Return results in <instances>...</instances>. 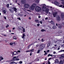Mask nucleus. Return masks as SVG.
I'll list each match as a JSON object with an SVG mask.
<instances>
[{
    "instance_id": "f257e3e1",
    "label": "nucleus",
    "mask_w": 64,
    "mask_h": 64,
    "mask_svg": "<svg viewBox=\"0 0 64 64\" xmlns=\"http://www.w3.org/2000/svg\"><path fill=\"white\" fill-rule=\"evenodd\" d=\"M42 8L44 11H45L46 13V14H48L49 13V9L48 8H46V7L45 6H43Z\"/></svg>"
},
{
    "instance_id": "f03ea898",
    "label": "nucleus",
    "mask_w": 64,
    "mask_h": 64,
    "mask_svg": "<svg viewBox=\"0 0 64 64\" xmlns=\"http://www.w3.org/2000/svg\"><path fill=\"white\" fill-rule=\"evenodd\" d=\"M40 47L39 48V50L41 51H42V50L44 48H45V45L43 44H40Z\"/></svg>"
},
{
    "instance_id": "7ed1b4c3",
    "label": "nucleus",
    "mask_w": 64,
    "mask_h": 64,
    "mask_svg": "<svg viewBox=\"0 0 64 64\" xmlns=\"http://www.w3.org/2000/svg\"><path fill=\"white\" fill-rule=\"evenodd\" d=\"M36 4H33L32 6H30V9L31 10H34L35 8V7L36 6Z\"/></svg>"
},
{
    "instance_id": "20e7f679",
    "label": "nucleus",
    "mask_w": 64,
    "mask_h": 64,
    "mask_svg": "<svg viewBox=\"0 0 64 64\" xmlns=\"http://www.w3.org/2000/svg\"><path fill=\"white\" fill-rule=\"evenodd\" d=\"M18 56L13 57L11 60L12 61H18L19 60V58H18Z\"/></svg>"
},
{
    "instance_id": "39448f33",
    "label": "nucleus",
    "mask_w": 64,
    "mask_h": 64,
    "mask_svg": "<svg viewBox=\"0 0 64 64\" xmlns=\"http://www.w3.org/2000/svg\"><path fill=\"white\" fill-rule=\"evenodd\" d=\"M35 10L37 12H40L41 10V8L39 6H36L35 8Z\"/></svg>"
},
{
    "instance_id": "423d86ee",
    "label": "nucleus",
    "mask_w": 64,
    "mask_h": 64,
    "mask_svg": "<svg viewBox=\"0 0 64 64\" xmlns=\"http://www.w3.org/2000/svg\"><path fill=\"white\" fill-rule=\"evenodd\" d=\"M30 6L28 4H24V6L25 8H28Z\"/></svg>"
},
{
    "instance_id": "0eeeda50",
    "label": "nucleus",
    "mask_w": 64,
    "mask_h": 64,
    "mask_svg": "<svg viewBox=\"0 0 64 64\" xmlns=\"http://www.w3.org/2000/svg\"><path fill=\"white\" fill-rule=\"evenodd\" d=\"M57 14V12H54V13H53V17H55Z\"/></svg>"
},
{
    "instance_id": "6e6552de",
    "label": "nucleus",
    "mask_w": 64,
    "mask_h": 64,
    "mask_svg": "<svg viewBox=\"0 0 64 64\" xmlns=\"http://www.w3.org/2000/svg\"><path fill=\"white\" fill-rule=\"evenodd\" d=\"M54 3L55 5H56V6H58L59 5V2L57 1H55L54 2Z\"/></svg>"
},
{
    "instance_id": "1a4fd4ad",
    "label": "nucleus",
    "mask_w": 64,
    "mask_h": 64,
    "mask_svg": "<svg viewBox=\"0 0 64 64\" xmlns=\"http://www.w3.org/2000/svg\"><path fill=\"white\" fill-rule=\"evenodd\" d=\"M18 52H16V51H15L14 52V53L12 54V56H14V55H17V54H18Z\"/></svg>"
},
{
    "instance_id": "9d476101",
    "label": "nucleus",
    "mask_w": 64,
    "mask_h": 64,
    "mask_svg": "<svg viewBox=\"0 0 64 64\" xmlns=\"http://www.w3.org/2000/svg\"><path fill=\"white\" fill-rule=\"evenodd\" d=\"M56 20L57 21H60V18L59 16H57Z\"/></svg>"
},
{
    "instance_id": "9b49d317",
    "label": "nucleus",
    "mask_w": 64,
    "mask_h": 64,
    "mask_svg": "<svg viewBox=\"0 0 64 64\" xmlns=\"http://www.w3.org/2000/svg\"><path fill=\"white\" fill-rule=\"evenodd\" d=\"M22 39H25V34L24 33H23L22 34Z\"/></svg>"
},
{
    "instance_id": "f8f14e48",
    "label": "nucleus",
    "mask_w": 64,
    "mask_h": 64,
    "mask_svg": "<svg viewBox=\"0 0 64 64\" xmlns=\"http://www.w3.org/2000/svg\"><path fill=\"white\" fill-rule=\"evenodd\" d=\"M21 33H25V29L24 28H23V30H22L21 31Z\"/></svg>"
},
{
    "instance_id": "ddd939ff",
    "label": "nucleus",
    "mask_w": 64,
    "mask_h": 64,
    "mask_svg": "<svg viewBox=\"0 0 64 64\" xmlns=\"http://www.w3.org/2000/svg\"><path fill=\"white\" fill-rule=\"evenodd\" d=\"M12 9H14V10L15 12H17V8H15V7L12 8Z\"/></svg>"
},
{
    "instance_id": "4468645a",
    "label": "nucleus",
    "mask_w": 64,
    "mask_h": 64,
    "mask_svg": "<svg viewBox=\"0 0 64 64\" xmlns=\"http://www.w3.org/2000/svg\"><path fill=\"white\" fill-rule=\"evenodd\" d=\"M58 27L59 29H61L62 28V26L59 24L58 25Z\"/></svg>"
},
{
    "instance_id": "2eb2a0df",
    "label": "nucleus",
    "mask_w": 64,
    "mask_h": 64,
    "mask_svg": "<svg viewBox=\"0 0 64 64\" xmlns=\"http://www.w3.org/2000/svg\"><path fill=\"white\" fill-rule=\"evenodd\" d=\"M23 28V27L22 26H20L18 27V29L19 30H22V29Z\"/></svg>"
},
{
    "instance_id": "dca6fc26",
    "label": "nucleus",
    "mask_w": 64,
    "mask_h": 64,
    "mask_svg": "<svg viewBox=\"0 0 64 64\" xmlns=\"http://www.w3.org/2000/svg\"><path fill=\"white\" fill-rule=\"evenodd\" d=\"M60 64H63V62L62 60H61L59 62Z\"/></svg>"
},
{
    "instance_id": "f3484780",
    "label": "nucleus",
    "mask_w": 64,
    "mask_h": 64,
    "mask_svg": "<svg viewBox=\"0 0 64 64\" xmlns=\"http://www.w3.org/2000/svg\"><path fill=\"white\" fill-rule=\"evenodd\" d=\"M64 17V14H62L61 15V18H63Z\"/></svg>"
},
{
    "instance_id": "a211bd4d",
    "label": "nucleus",
    "mask_w": 64,
    "mask_h": 64,
    "mask_svg": "<svg viewBox=\"0 0 64 64\" xmlns=\"http://www.w3.org/2000/svg\"><path fill=\"white\" fill-rule=\"evenodd\" d=\"M15 42H10V45H12L13 44H15Z\"/></svg>"
},
{
    "instance_id": "6ab92c4d",
    "label": "nucleus",
    "mask_w": 64,
    "mask_h": 64,
    "mask_svg": "<svg viewBox=\"0 0 64 64\" xmlns=\"http://www.w3.org/2000/svg\"><path fill=\"white\" fill-rule=\"evenodd\" d=\"M2 60H3V58H2V56H1L0 57V61H1Z\"/></svg>"
},
{
    "instance_id": "aec40b11",
    "label": "nucleus",
    "mask_w": 64,
    "mask_h": 64,
    "mask_svg": "<svg viewBox=\"0 0 64 64\" xmlns=\"http://www.w3.org/2000/svg\"><path fill=\"white\" fill-rule=\"evenodd\" d=\"M14 39L16 40L17 39V36H14L13 37Z\"/></svg>"
},
{
    "instance_id": "412c9836",
    "label": "nucleus",
    "mask_w": 64,
    "mask_h": 64,
    "mask_svg": "<svg viewBox=\"0 0 64 64\" xmlns=\"http://www.w3.org/2000/svg\"><path fill=\"white\" fill-rule=\"evenodd\" d=\"M41 32H43L44 31H45V32H46V30L44 29H42L41 30Z\"/></svg>"
},
{
    "instance_id": "4be33fe9",
    "label": "nucleus",
    "mask_w": 64,
    "mask_h": 64,
    "mask_svg": "<svg viewBox=\"0 0 64 64\" xmlns=\"http://www.w3.org/2000/svg\"><path fill=\"white\" fill-rule=\"evenodd\" d=\"M55 62H56V63H59V60H56L55 61Z\"/></svg>"
},
{
    "instance_id": "5701e85b",
    "label": "nucleus",
    "mask_w": 64,
    "mask_h": 64,
    "mask_svg": "<svg viewBox=\"0 0 64 64\" xmlns=\"http://www.w3.org/2000/svg\"><path fill=\"white\" fill-rule=\"evenodd\" d=\"M18 15L19 16H23V15L22 14H18Z\"/></svg>"
},
{
    "instance_id": "b1692460",
    "label": "nucleus",
    "mask_w": 64,
    "mask_h": 64,
    "mask_svg": "<svg viewBox=\"0 0 64 64\" xmlns=\"http://www.w3.org/2000/svg\"><path fill=\"white\" fill-rule=\"evenodd\" d=\"M34 49H32L30 50V52H33L34 51Z\"/></svg>"
},
{
    "instance_id": "393cba45",
    "label": "nucleus",
    "mask_w": 64,
    "mask_h": 64,
    "mask_svg": "<svg viewBox=\"0 0 64 64\" xmlns=\"http://www.w3.org/2000/svg\"><path fill=\"white\" fill-rule=\"evenodd\" d=\"M56 28H57V27L56 26H53L52 27L53 29H56Z\"/></svg>"
},
{
    "instance_id": "a878e982",
    "label": "nucleus",
    "mask_w": 64,
    "mask_h": 64,
    "mask_svg": "<svg viewBox=\"0 0 64 64\" xmlns=\"http://www.w3.org/2000/svg\"><path fill=\"white\" fill-rule=\"evenodd\" d=\"M2 10L3 11L6 10V8H2Z\"/></svg>"
},
{
    "instance_id": "bb28decb",
    "label": "nucleus",
    "mask_w": 64,
    "mask_h": 64,
    "mask_svg": "<svg viewBox=\"0 0 64 64\" xmlns=\"http://www.w3.org/2000/svg\"><path fill=\"white\" fill-rule=\"evenodd\" d=\"M50 23L52 24H54V22H53V21H51L50 22Z\"/></svg>"
},
{
    "instance_id": "cd10ccee",
    "label": "nucleus",
    "mask_w": 64,
    "mask_h": 64,
    "mask_svg": "<svg viewBox=\"0 0 64 64\" xmlns=\"http://www.w3.org/2000/svg\"><path fill=\"white\" fill-rule=\"evenodd\" d=\"M62 31L60 30L58 32V33H62Z\"/></svg>"
},
{
    "instance_id": "c85d7f7f",
    "label": "nucleus",
    "mask_w": 64,
    "mask_h": 64,
    "mask_svg": "<svg viewBox=\"0 0 64 64\" xmlns=\"http://www.w3.org/2000/svg\"><path fill=\"white\" fill-rule=\"evenodd\" d=\"M6 6L7 7V8H8V7H9V4H7L6 5Z\"/></svg>"
},
{
    "instance_id": "c756f323",
    "label": "nucleus",
    "mask_w": 64,
    "mask_h": 64,
    "mask_svg": "<svg viewBox=\"0 0 64 64\" xmlns=\"http://www.w3.org/2000/svg\"><path fill=\"white\" fill-rule=\"evenodd\" d=\"M50 43H48V47H49V46L50 45Z\"/></svg>"
},
{
    "instance_id": "7c9ffc66",
    "label": "nucleus",
    "mask_w": 64,
    "mask_h": 64,
    "mask_svg": "<svg viewBox=\"0 0 64 64\" xmlns=\"http://www.w3.org/2000/svg\"><path fill=\"white\" fill-rule=\"evenodd\" d=\"M3 12L5 14L6 13V10H4L3 11Z\"/></svg>"
},
{
    "instance_id": "2f4dec72",
    "label": "nucleus",
    "mask_w": 64,
    "mask_h": 64,
    "mask_svg": "<svg viewBox=\"0 0 64 64\" xmlns=\"http://www.w3.org/2000/svg\"><path fill=\"white\" fill-rule=\"evenodd\" d=\"M33 45V44H31L30 45H29L28 46V49L29 48V47L30 46H31V45Z\"/></svg>"
},
{
    "instance_id": "473e14b6",
    "label": "nucleus",
    "mask_w": 64,
    "mask_h": 64,
    "mask_svg": "<svg viewBox=\"0 0 64 64\" xmlns=\"http://www.w3.org/2000/svg\"><path fill=\"white\" fill-rule=\"evenodd\" d=\"M24 1H25V0H22V3H24Z\"/></svg>"
},
{
    "instance_id": "72a5a7b5",
    "label": "nucleus",
    "mask_w": 64,
    "mask_h": 64,
    "mask_svg": "<svg viewBox=\"0 0 64 64\" xmlns=\"http://www.w3.org/2000/svg\"><path fill=\"white\" fill-rule=\"evenodd\" d=\"M64 52V50H61L60 51V52Z\"/></svg>"
},
{
    "instance_id": "f704fd0d",
    "label": "nucleus",
    "mask_w": 64,
    "mask_h": 64,
    "mask_svg": "<svg viewBox=\"0 0 64 64\" xmlns=\"http://www.w3.org/2000/svg\"><path fill=\"white\" fill-rule=\"evenodd\" d=\"M59 7H62V8H63V7H62V6H63V5H60V6H59Z\"/></svg>"
},
{
    "instance_id": "c9c22d12",
    "label": "nucleus",
    "mask_w": 64,
    "mask_h": 64,
    "mask_svg": "<svg viewBox=\"0 0 64 64\" xmlns=\"http://www.w3.org/2000/svg\"><path fill=\"white\" fill-rule=\"evenodd\" d=\"M61 56L62 57V58H64V55L62 54L61 55Z\"/></svg>"
},
{
    "instance_id": "e433bc0d",
    "label": "nucleus",
    "mask_w": 64,
    "mask_h": 64,
    "mask_svg": "<svg viewBox=\"0 0 64 64\" xmlns=\"http://www.w3.org/2000/svg\"><path fill=\"white\" fill-rule=\"evenodd\" d=\"M40 51H40V50H38V52H37V53H40Z\"/></svg>"
},
{
    "instance_id": "4c0bfd02",
    "label": "nucleus",
    "mask_w": 64,
    "mask_h": 64,
    "mask_svg": "<svg viewBox=\"0 0 64 64\" xmlns=\"http://www.w3.org/2000/svg\"><path fill=\"white\" fill-rule=\"evenodd\" d=\"M30 52V50H26V53H27V52Z\"/></svg>"
},
{
    "instance_id": "58836bf2",
    "label": "nucleus",
    "mask_w": 64,
    "mask_h": 64,
    "mask_svg": "<svg viewBox=\"0 0 64 64\" xmlns=\"http://www.w3.org/2000/svg\"><path fill=\"white\" fill-rule=\"evenodd\" d=\"M19 63L20 64H22V61H20L19 62Z\"/></svg>"
},
{
    "instance_id": "ea45409f",
    "label": "nucleus",
    "mask_w": 64,
    "mask_h": 64,
    "mask_svg": "<svg viewBox=\"0 0 64 64\" xmlns=\"http://www.w3.org/2000/svg\"><path fill=\"white\" fill-rule=\"evenodd\" d=\"M17 19H19V20H21V19H20V18H17Z\"/></svg>"
},
{
    "instance_id": "a19ab883",
    "label": "nucleus",
    "mask_w": 64,
    "mask_h": 64,
    "mask_svg": "<svg viewBox=\"0 0 64 64\" xmlns=\"http://www.w3.org/2000/svg\"><path fill=\"white\" fill-rule=\"evenodd\" d=\"M15 63V62H11V64H13V63Z\"/></svg>"
},
{
    "instance_id": "79ce46f5",
    "label": "nucleus",
    "mask_w": 64,
    "mask_h": 64,
    "mask_svg": "<svg viewBox=\"0 0 64 64\" xmlns=\"http://www.w3.org/2000/svg\"><path fill=\"white\" fill-rule=\"evenodd\" d=\"M47 52H46L45 54H44V55L45 56L46 55H47Z\"/></svg>"
},
{
    "instance_id": "37998d69",
    "label": "nucleus",
    "mask_w": 64,
    "mask_h": 64,
    "mask_svg": "<svg viewBox=\"0 0 64 64\" xmlns=\"http://www.w3.org/2000/svg\"><path fill=\"white\" fill-rule=\"evenodd\" d=\"M50 54L48 55V57H49V56H50Z\"/></svg>"
},
{
    "instance_id": "c03bdc74",
    "label": "nucleus",
    "mask_w": 64,
    "mask_h": 64,
    "mask_svg": "<svg viewBox=\"0 0 64 64\" xmlns=\"http://www.w3.org/2000/svg\"><path fill=\"white\" fill-rule=\"evenodd\" d=\"M40 23H41V24H42V21L41 20L40 21Z\"/></svg>"
},
{
    "instance_id": "a18cd8bd",
    "label": "nucleus",
    "mask_w": 64,
    "mask_h": 64,
    "mask_svg": "<svg viewBox=\"0 0 64 64\" xmlns=\"http://www.w3.org/2000/svg\"><path fill=\"white\" fill-rule=\"evenodd\" d=\"M6 28H8V27H9V25L8 24H7V26H6Z\"/></svg>"
},
{
    "instance_id": "49530a36",
    "label": "nucleus",
    "mask_w": 64,
    "mask_h": 64,
    "mask_svg": "<svg viewBox=\"0 0 64 64\" xmlns=\"http://www.w3.org/2000/svg\"><path fill=\"white\" fill-rule=\"evenodd\" d=\"M22 10H23L24 11V10H26V9L25 8H22Z\"/></svg>"
},
{
    "instance_id": "de8ad7c7",
    "label": "nucleus",
    "mask_w": 64,
    "mask_h": 64,
    "mask_svg": "<svg viewBox=\"0 0 64 64\" xmlns=\"http://www.w3.org/2000/svg\"><path fill=\"white\" fill-rule=\"evenodd\" d=\"M37 25L38 26H40V24H37Z\"/></svg>"
},
{
    "instance_id": "09e8293b",
    "label": "nucleus",
    "mask_w": 64,
    "mask_h": 64,
    "mask_svg": "<svg viewBox=\"0 0 64 64\" xmlns=\"http://www.w3.org/2000/svg\"><path fill=\"white\" fill-rule=\"evenodd\" d=\"M50 56H51V57H53V55L52 54H50Z\"/></svg>"
},
{
    "instance_id": "8fccbe9b",
    "label": "nucleus",
    "mask_w": 64,
    "mask_h": 64,
    "mask_svg": "<svg viewBox=\"0 0 64 64\" xmlns=\"http://www.w3.org/2000/svg\"><path fill=\"white\" fill-rule=\"evenodd\" d=\"M18 53H20V50H18Z\"/></svg>"
},
{
    "instance_id": "3c124183",
    "label": "nucleus",
    "mask_w": 64,
    "mask_h": 64,
    "mask_svg": "<svg viewBox=\"0 0 64 64\" xmlns=\"http://www.w3.org/2000/svg\"><path fill=\"white\" fill-rule=\"evenodd\" d=\"M22 48H20L19 49V50H22Z\"/></svg>"
},
{
    "instance_id": "603ef678",
    "label": "nucleus",
    "mask_w": 64,
    "mask_h": 64,
    "mask_svg": "<svg viewBox=\"0 0 64 64\" xmlns=\"http://www.w3.org/2000/svg\"><path fill=\"white\" fill-rule=\"evenodd\" d=\"M42 42H44V40H43V39H42Z\"/></svg>"
},
{
    "instance_id": "864d4df0",
    "label": "nucleus",
    "mask_w": 64,
    "mask_h": 64,
    "mask_svg": "<svg viewBox=\"0 0 64 64\" xmlns=\"http://www.w3.org/2000/svg\"><path fill=\"white\" fill-rule=\"evenodd\" d=\"M49 51H50V50H47V53H48V52H49Z\"/></svg>"
},
{
    "instance_id": "5fc2aeb1",
    "label": "nucleus",
    "mask_w": 64,
    "mask_h": 64,
    "mask_svg": "<svg viewBox=\"0 0 64 64\" xmlns=\"http://www.w3.org/2000/svg\"><path fill=\"white\" fill-rule=\"evenodd\" d=\"M62 4H63V5H64V1L62 2Z\"/></svg>"
},
{
    "instance_id": "6e6d98bb",
    "label": "nucleus",
    "mask_w": 64,
    "mask_h": 64,
    "mask_svg": "<svg viewBox=\"0 0 64 64\" xmlns=\"http://www.w3.org/2000/svg\"><path fill=\"white\" fill-rule=\"evenodd\" d=\"M55 53H56V52H53L54 54H55Z\"/></svg>"
},
{
    "instance_id": "4d7b16f0",
    "label": "nucleus",
    "mask_w": 64,
    "mask_h": 64,
    "mask_svg": "<svg viewBox=\"0 0 64 64\" xmlns=\"http://www.w3.org/2000/svg\"><path fill=\"white\" fill-rule=\"evenodd\" d=\"M48 64H50V62H49V60H48Z\"/></svg>"
},
{
    "instance_id": "13d9d810",
    "label": "nucleus",
    "mask_w": 64,
    "mask_h": 64,
    "mask_svg": "<svg viewBox=\"0 0 64 64\" xmlns=\"http://www.w3.org/2000/svg\"><path fill=\"white\" fill-rule=\"evenodd\" d=\"M36 2H39V0H36Z\"/></svg>"
},
{
    "instance_id": "bf43d9fd",
    "label": "nucleus",
    "mask_w": 64,
    "mask_h": 64,
    "mask_svg": "<svg viewBox=\"0 0 64 64\" xmlns=\"http://www.w3.org/2000/svg\"><path fill=\"white\" fill-rule=\"evenodd\" d=\"M9 10L11 12H12V10H11V9H9Z\"/></svg>"
},
{
    "instance_id": "052dcab7",
    "label": "nucleus",
    "mask_w": 64,
    "mask_h": 64,
    "mask_svg": "<svg viewBox=\"0 0 64 64\" xmlns=\"http://www.w3.org/2000/svg\"><path fill=\"white\" fill-rule=\"evenodd\" d=\"M48 18L47 17L45 18V20H47V19H48Z\"/></svg>"
},
{
    "instance_id": "680f3d73",
    "label": "nucleus",
    "mask_w": 64,
    "mask_h": 64,
    "mask_svg": "<svg viewBox=\"0 0 64 64\" xmlns=\"http://www.w3.org/2000/svg\"><path fill=\"white\" fill-rule=\"evenodd\" d=\"M9 31L10 33H11V30H9Z\"/></svg>"
},
{
    "instance_id": "e2e57ef3",
    "label": "nucleus",
    "mask_w": 64,
    "mask_h": 64,
    "mask_svg": "<svg viewBox=\"0 0 64 64\" xmlns=\"http://www.w3.org/2000/svg\"><path fill=\"white\" fill-rule=\"evenodd\" d=\"M30 56H31V55H32V52L30 53Z\"/></svg>"
},
{
    "instance_id": "0e129e2a",
    "label": "nucleus",
    "mask_w": 64,
    "mask_h": 64,
    "mask_svg": "<svg viewBox=\"0 0 64 64\" xmlns=\"http://www.w3.org/2000/svg\"><path fill=\"white\" fill-rule=\"evenodd\" d=\"M4 18L5 19H6V17L4 16Z\"/></svg>"
},
{
    "instance_id": "69168bd1",
    "label": "nucleus",
    "mask_w": 64,
    "mask_h": 64,
    "mask_svg": "<svg viewBox=\"0 0 64 64\" xmlns=\"http://www.w3.org/2000/svg\"><path fill=\"white\" fill-rule=\"evenodd\" d=\"M28 19H29V20H31V18L29 17L28 18Z\"/></svg>"
},
{
    "instance_id": "338daca9",
    "label": "nucleus",
    "mask_w": 64,
    "mask_h": 64,
    "mask_svg": "<svg viewBox=\"0 0 64 64\" xmlns=\"http://www.w3.org/2000/svg\"><path fill=\"white\" fill-rule=\"evenodd\" d=\"M41 18V16H38V18Z\"/></svg>"
},
{
    "instance_id": "774afa93",
    "label": "nucleus",
    "mask_w": 64,
    "mask_h": 64,
    "mask_svg": "<svg viewBox=\"0 0 64 64\" xmlns=\"http://www.w3.org/2000/svg\"><path fill=\"white\" fill-rule=\"evenodd\" d=\"M43 5H44V6H46V5L45 4H44Z\"/></svg>"
}]
</instances>
